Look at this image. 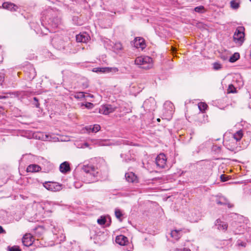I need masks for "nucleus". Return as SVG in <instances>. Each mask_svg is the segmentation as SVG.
Segmentation results:
<instances>
[{"label": "nucleus", "mask_w": 251, "mask_h": 251, "mask_svg": "<svg viewBox=\"0 0 251 251\" xmlns=\"http://www.w3.org/2000/svg\"><path fill=\"white\" fill-rule=\"evenodd\" d=\"M51 44L58 50L69 51L72 48V44L69 38L65 36L56 34L51 40Z\"/></svg>", "instance_id": "f257e3e1"}, {"label": "nucleus", "mask_w": 251, "mask_h": 251, "mask_svg": "<svg viewBox=\"0 0 251 251\" xmlns=\"http://www.w3.org/2000/svg\"><path fill=\"white\" fill-rule=\"evenodd\" d=\"M84 173L82 179L86 183H91L99 180V173L92 165H85L82 168Z\"/></svg>", "instance_id": "f03ea898"}, {"label": "nucleus", "mask_w": 251, "mask_h": 251, "mask_svg": "<svg viewBox=\"0 0 251 251\" xmlns=\"http://www.w3.org/2000/svg\"><path fill=\"white\" fill-rule=\"evenodd\" d=\"M40 21L43 27L51 31V28H55L61 24V19L60 17H41Z\"/></svg>", "instance_id": "7ed1b4c3"}, {"label": "nucleus", "mask_w": 251, "mask_h": 251, "mask_svg": "<svg viewBox=\"0 0 251 251\" xmlns=\"http://www.w3.org/2000/svg\"><path fill=\"white\" fill-rule=\"evenodd\" d=\"M135 64L140 68L148 70L153 66L152 59L148 56H141L135 60Z\"/></svg>", "instance_id": "20e7f679"}, {"label": "nucleus", "mask_w": 251, "mask_h": 251, "mask_svg": "<svg viewBox=\"0 0 251 251\" xmlns=\"http://www.w3.org/2000/svg\"><path fill=\"white\" fill-rule=\"evenodd\" d=\"M104 46L107 50H112L114 52L120 56L123 53V47L120 42L113 43L107 39L104 42Z\"/></svg>", "instance_id": "39448f33"}, {"label": "nucleus", "mask_w": 251, "mask_h": 251, "mask_svg": "<svg viewBox=\"0 0 251 251\" xmlns=\"http://www.w3.org/2000/svg\"><path fill=\"white\" fill-rule=\"evenodd\" d=\"M245 28L243 26H238L233 35V41L236 45L241 46L245 41Z\"/></svg>", "instance_id": "423d86ee"}, {"label": "nucleus", "mask_w": 251, "mask_h": 251, "mask_svg": "<svg viewBox=\"0 0 251 251\" xmlns=\"http://www.w3.org/2000/svg\"><path fill=\"white\" fill-rule=\"evenodd\" d=\"M174 105L170 101H166L164 103V114L162 119L170 120L172 118L174 111Z\"/></svg>", "instance_id": "0eeeda50"}, {"label": "nucleus", "mask_w": 251, "mask_h": 251, "mask_svg": "<svg viewBox=\"0 0 251 251\" xmlns=\"http://www.w3.org/2000/svg\"><path fill=\"white\" fill-rule=\"evenodd\" d=\"M122 108V107H117L113 105L105 104L101 106L100 109V112L104 115H108L114 111L121 112Z\"/></svg>", "instance_id": "6e6552de"}, {"label": "nucleus", "mask_w": 251, "mask_h": 251, "mask_svg": "<svg viewBox=\"0 0 251 251\" xmlns=\"http://www.w3.org/2000/svg\"><path fill=\"white\" fill-rule=\"evenodd\" d=\"M43 185L47 190L54 192L58 191L62 189V185L56 182H46Z\"/></svg>", "instance_id": "1a4fd4ad"}, {"label": "nucleus", "mask_w": 251, "mask_h": 251, "mask_svg": "<svg viewBox=\"0 0 251 251\" xmlns=\"http://www.w3.org/2000/svg\"><path fill=\"white\" fill-rule=\"evenodd\" d=\"M25 77L29 80L33 79L36 75L35 69L31 65L26 66L25 69Z\"/></svg>", "instance_id": "9d476101"}, {"label": "nucleus", "mask_w": 251, "mask_h": 251, "mask_svg": "<svg viewBox=\"0 0 251 251\" xmlns=\"http://www.w3.org/2000/svg\"><path fill=\"white\" fill-rule=\"evenodd\" d=\"M131 44L137 49H141L142 50L146 47L145 40L143 37H135L132 42Z\"/></svg>", "instance_id": "9b49d317"}, {"label": "nucleus", "mask_w": 251, "mask_h": 251, "mask_svg": "<svg viewBox=\"0 0 251 251\" xmlns=\"http://www.w3.org/2000/svg\"><path fill=\"white\" fill-rule=\"evenodd\" d=\"M167 161V157L164 153L158 155L155 159L156 165L160 168H164Z\"/></svg>", "instance_id": "f8f14e48"}, {"label": "nucleus", "mask_w": 251, "mask_h": 251, "mask_svg": "<svg viewBox=\"0 0 251 251\" xmlns=\"http://www.w3.org/2000/svg\"><path fill=\"white\" fill-rule=\"evenodd\" d=\"M214 226L219 231L225 232L227 229L228 225L226 223L222 221L220 219H218L214 223Z\"/></svg>", "instance_id": "ddd939ff"}, {"label": "nucleus", "mask_w": 251, "mask_h": 251, "mask_svg": "<svg viewBox=\"0 0 251 251\" xmlns=\"http://www.w3.org/2000/svg\"><path fill=\"white\" fill-rule=\"evenodd\" d=\"M119 71L116 67H104V68H95L93 69L95 72L102 73H116Z\"/></svg>", "instance_id": "4468645a"}, {"label": "nucleus", "mask_w": 251, "mask_h": 251, "mask_svg": "<svg viewBox=\"0 0 251 251\" xmlns=\"http://www.w3.org/2000/svg\"><path fill=\"white\" fill-rule=\"evenodd\" d=\"M207 118V116L203 112L199 113L197 116V118L195 120L196 124L201 126L203 124H205L208 122Z\"/></svg>", "instance_id": "2eb2a0df"}, {"label": "nucleus", "mask_w": 251, "mask_h": 251, "mask_svg": "<svg viewBox=\"0 0 251 251\" xmlns=\"http://www.w3.org/2000/svg\"><path fill=\"white\" fill-rule=\"evenodd\" d=\"M247 242V239L245 237H242L236 241L235 246L238 250H241L246 247Z\"/></svg>", "instance_id": "dca6fc26"}, {"label": "nucleus", "mask_w": 251, "mask_h": 251, "mask_svg": "<svg viewBox=\"0 0 251 251\" xmlns=\"http://www.w3.org/2000/svg\"><path fill=\"white\" fill-rule=\"evenodd\" d=\"M224 146L229 151L236 152L237 151V146L236 142L232 140L228 142H223Z\"/></svg>", "instance_id": "f3484780"}, {"label": "nucleus", "mask_w": 251, "mask_h": 251, "mask_svg": "<svg viewBox=\"0 0 251 251\" xmlns=\"http://www.w3.org/2000/svg\"><path fill=\"white\" fill-rule=\"evenodd\" d=\"M22 243L24 246L25 247H32L33 241L32 237L29 234L25 235L22 238Z\"/></svg>", "instance_id": "a211bd4d"}, {"label": "nucleus", "mask_w": 251, "mask_h": 251, "mask_svg": "<svg viewBox=\"0 0 251 251\" xmlns=\"http://www.w3.org/2000/svg\"><path fill=\"white\" fill-rule=\"evenodd\" d=\"M77 42L86 43L90 39L89 35L86 32L77 34L75 36Z\"/></svg>", "instance_id": "6ab92c4d"}, {"label": "nucleus", "mask_w": 251, "mask_h": 251, "mask_svg": "<svg viewBox=\"0 0 251 251\" xmlns=\"http://www.w3.org/2000/svg\"><path fill=\"white\" fill-rule=\"evenodd\" d=\"M3 9H7L11 11H16L18 9V6L10 2H5L2 4Z\"/></svg>", "instance_id": "aec40b11"}, {"label": "nucleus", "mask_w": 251, "mask_h": 251, "mask_svg": "<svg viewBox=\"0 0 251 251\" xmlns=\"http://www.w3.org/2000/svg\"><path fill=\"white\" fill-rule=\"evenodd\" d=\"M125 178L127 181L132 183L138 182L137 176L133 172H130L126 173Z\"/></svg>", "instance_id": "412c9836"}, {"label": "nucleus", "mask_w": 251, "mask_h": 251, "mask_svg": "<svg viewBox=\"0 0 251 251\" xmlns=\"http://www.w3.org/2000/svg\"><path fill=\"white\" fill-rule=\"evenodd\" d=\"M116 243L121 246H125L128 243L127 238L123 235H118L116 237Z\"/></svg>", "instance_id": "4be33fe9"}, {"label": "nucleus", "mask_w": 251, "mask_h": 251, "mask_svg": "<svg viewBox=\"0 0 251 251\" xmlns=\"http://www.w3.org/2000/svg\"><path fill=\"white\" fill-rule=\"evenodd\" d=\"M86 21L87 18L83 17H73L72 19L73 24L77 26L83 25Z\"/></svg>", "instance_id": "5701e85b"}, {"label": "nucleus", "mask_w": 251, "mask_h": 251, "mask_svg": "<svg viewBox=\"0 0 251 251\" xmlns=\"http://www.w3.org/2000/svg\"><path fill=\"white\" fill-rule=\"evenodd\" d=\"M120 156L123 158V161L125 162H128L129 161L134 160V156L131 154L130 151L128 150L126 153H122Z\"/></svg>", "instance_id": "b1692460"}, {"label": "nucleus", "mask_w": 251, "mask_h": 251, "mask_svg": "<svg viewBox=\"0 0 251 251\" xmlns=\"http://www.w3.org/2000/svg\"><path fill=\"white\" fill-rule=\"evenodd\" d=\"M59 170L63 174H66L71 171L70 164L68 162L64 161L59 166Z\"/></svg>", "instance_id": "393cba45"}, {"label": "nucleus", "mask_w": 251, "mask_h": 251, "mask_svg": "<svg viewBox=\"0 0 251 251\" xmlns=\"http://www.w3.org/2000/svg\"><path fill=\"white\" fill-rule=\"evenodd\" d=\"M200 219L201 214L198 211L194 210V211L192 212L191 213V216H190V221L191 222H197Z\"/></svg>", "instance_id": "a878e982"}, {"label": "nucleus", "mask_w": 251, "mask_h": 251, "mask_svg": "<svg viewBox=\"0 0 251 251\" xmlns=\"http://www.w3.org/2000/svg\"><path fill=\"white\" fill-rule=\"evenodd\" d=\"M216 202L218 205H227L229 208L232 207V205L229 203L226 199L224 197H220L218 199H217Z\"/></svg>", "instance_id": "bb28decb"}, {"label": "nucleus", "mask_w": 251, "mask_h": 251, "mask_svg": "<svg viewBox=\"0 0 251 251\" xmlns=\"http://www.w3.org/2000/svg\"><path fill=\"white\" fill-rule=\"evenodd\" d=\"M41 168L40 166L36 164H30L27 166L26 171L27 172L34 173L40 171Z\"/></svg>", "instance_id": "cd10ccee"}, {"label": "nucleus", "mask_w": 251, "mask_h": 251, "mask_svg": "<svg viewBox=\"0 0 251 251\" xmlns=\"http://www.w3.org/2000/svg\"><path fill=\"white\" fill-rule=\"evenodd\" d=\"M182 229H175L171 231V235L172 238L177 240L182 236Z\"/></svg>", "instance_id": "c85d7f7f"}, {"label": "nucleus", "mask_w": 251, "mask_h": 251, "mask_svg": "<svg viewBox=\"0 0 251 251\" xmlns=\"http://www.w3.org/2000/svg\"><path fill=\"white\" fill-rule=\"evenodd\" d=\"M243 135V131L241 130L237 131L233 135L234 141L236 140V142L240 141L242 138Z\"/></svg>", "instance_id": "c756f323"}, {"label": "nucleus", "mask_w": 251, "mask_h": 251, "mask_svg": "<svg viewBox=\"0 0 251 251\" xmlns=\"http://www.w3.org/2000/svg\"><path fill=\"white\" fill-rule=\"evenodd\" d=\"M240 58V54L238 52H235L229 58V61L231 63H234L238 60Z\"/></svg>", "instance_id": "7c9ffc66"}, {"label": "nucleus", "mask_w": 251, "mask_h": 251, "mask_svg": "<svg viewBox=\"0 0 251 251\" xmlns=\"http://www.w3.org/2000/svg\"><path fill=\"white\" fill-rule=\"evenodd\" d=\"M223 68V65L219 62H215L212 64V68L214 71H219Z\"/></svg>", "instance_id": "2f4dec72"}, {"label": "nucleus", "mask_w": 251, "mask_h": 251, "mask_svg": "<svg viewBox=\"0 0 251 251\" xmlns=\"http://www.w3.org/2000/svg\"><path fill=\"white\" fill-rule=\"evenodd\" d=\"M115 214L116 217L120 221H122L121 217L123 216V214L122 212L118 208H116L115 210Z\"/></svg>", "instance_id": "473e14b6"}, {"label": "nucleus", "mask_w": 251, "mask_h": 251, "mask_svg": "<svg viewBox=\"0 0 251 251\" xmlns=\"http://www.w3.org/2000/svg\"><path fill=\"white\" fill-rule=\"evenodd\" d=\"M198 107L199 110L201 112H203L207 107V105L204 102H200L198 104Z\"/></svg>", "instance_id": "72a5a7b5"}, {"label": "nucleus", "mask_w": 251, "mask_h": 251, "mask_svg": "<svg viewBox=\"0 0 251 251\" xmlns=\"http://www.w3.org/2000/svg\"><path fill=\"white\" fill-rule=\"evenodd\" d=\"M50 229L52 230V232L54 234H57L58 231L56 228L55 223L52 221L50 222Z\"/></svg>", "instance_id": "f704fd0d"}, {"label": "nucleus", "mask_w": 251, "mask_h": 251, "mask_svg": "<svg viewBox=\"0 0 251 251\" xmlns=\"http://www.w3.org/2000/svg\"><path fill=\"white\" fill-rule=\"evenodd\" d=\"M7 250V251H22L21 249L18 246H13L12 247L8 246Z\"/></svg>", "instance_id": "c9c22d12"}, {"label": "nucleus", "mask_w": 251, "mask_h": 251, "mask_svg": "<svg viewBox=\"0 0 251 251\" xmlns=\"http://www.w3.org/2000/svg\"><path fill=\"white\" fill-rule=\"evenodd\" d=\"M97 222L100 225H103L106 223V218L105 216H100V218L97 220Z\"/></svg>", "instance_id": "e433bc0d"}, {"label": "nucleus", "mask_w": 251, "mask_h": 251, "mask_svg": "<svg viewBox=\"0 0 251 251\" xmlns=\"http://www.w3.org/2000/svg\"><path fill=\"white\" fill-rule=\"evenodd\" d=\"M231 7L234 9H237L239 6V3L236 0H233L230 2Z\"/></svg>", "instance_id": "4c0bfd02"}, {"label": "nucleus", "mask_w": 251, "mask_h": 251, "mask_svg": "<svg viewBox=\"0 0 251 251\" xmlns=\"http://www.w3.org/2000/svg\"><path fill=\"white\" fill-rule=\"evenodd\" d=\"M75 98L77 99H81L85 98V94L84 92H79L76 93L75 95Z\"/></svg>", "instance_id": "58836bf2"}, {"label": "nucleus", "mask_w": 251, "mask_h": 251, "mask_svg": "<svg viewBox=\"0 0 251 251\" xmlns=\"http://www.w3.org/2000/svg\"><path fill=\"white\" fill-rule=\"evenodd\" d=\"M221 150V146H218L217 145H214L212 147V151L217 153H219V152H220Z\"/></svg>", "instance_id": "ea45409f"}, {"label": "nucleus", "mask_w": 251, "mask_h": 251, "mask_svg": "<svg viewBox=\"0 0 251 251\" xmlns=\"http://www.w3.org/2000/svg\"><path fill=\"white\" fill-rule=\"evenodd\" d=\"M227 91L228 93H234L236 92V88L233 85L230 84L228 85Z\"/></svg>", "instance_id": "a19ab883"}, {"label": "nucleus", "mask_w": 251, "mask_h": 251, "mask_svg": "<svg viewBox=\"0 0 251 251\" xmlns=\"http://www.w3.org/2000/svg\"><path fill=\"white\" fill-rule=\"evenodd\" d=\"M5 74L4 72H0V86H2L4 81Z\"/></svg>", "instance_id": "79ce46f5"}, {"label": "nucleus", "mask_w": 251, "mask_h": 251, "mask_svg": "<svg viewBox=\"0 0 251 251\" xmlns=\"http://www.w3.org/2000/svg\"><path fill=\"white\" fill-rule=\"evenodd\" d=\"M92 129V132L96 133L100 129V126L99 125L96 124L93 126V128Z\"/></svg>", "instance_id": "37998d69"}, {"label": "nucleus", "mask_w": 251, "mask_h": 251, "mask_svg": "<svg viewBox=\"0 0 251 251\" xmlns=\"http://www.w3.org/2000/svg\"><path fill=\"white\" fill-rule=\"evenodd\" d=\"M195 11L199 13H203V12L204 11V8L203 6H200L196 7L195 8Z\"/></svg>", "instance_id": "c03bdc74"}, {"label": "nucleus", "mask_w": 251, "mask_h": 251, "mask_svg": "<svg viewBox=\"0 0 251 251\" xmlns=\"http://www.w3.org/2000/svg\"><path fill=\"white\" fill-rule=\"evenodd\" d=\"M93 106H94L93 104L92 103L89 102H87L85 104V106L86 108H87L88 109H91V108H92Z\"/></svg>", "instance_id": "a18cd8bd"}, {"label": "nucleus", "mask_w": 251, "mask_h": 251, "mask_svg": "<svg viewBox=\"0 0 251 251\" xmlns=\"http://www.w3.org/2000/svg\"><path fill=\"white\" fill-rule=\"evenodd\" d=\"M203 148H204V145H201L197 148V149L195 151L197 152V153H199L201 151V150H202Z\"/></svg>", "instance_id": "49530a36"}, {"label": "nucleus", "mask_w": 251, "mask_h": 251, "mask_svg": "<svg viewBox=\"0 0 251 251\" xmlns=\"http://www.w3.org/2000/svg\"><path fill=\"white\" fill-rule=\"evenodd\" d=\"M88 86H89V84L87 81H86L82 83V87L83 89L87 88L88 87Z\"/></svg>", "instance_id": "de8ad7c7"}, {"label": "nucleus", "mask_w": 251, "mask_h": 251, "mask_svg": "<svg viewBox=\"0 0 251 251\" xmlns=\"http://www.w3.org/2000/svg\"><path fill=\"white\" fill-rule=\"evenodd\" d=\"M93 128L92 126H89L85 127L86 130L88 131V133L92 132V128Z\"/></svg>", "instance_id": "09e8293b"}, {"label": "nucleus", "mask_w": 251, "mask_h": 251, "mask_svg": "<svg viewBox=\"0 0 251 251\" xmlns=\"http://www.w3.org/2000/svg\"><path fill=\"white\" fill-rule=\"evenodd\" d=\"M150 102V100H146L144 101V104H143V106L144 107V108H146L147 109H148V104Z\"/></svg>", "instance_id": "8fccbe9b"}, {"label": "nucleus", "mask_w": 251, "mask_h": 251, "mask_svg": "<svg viewBox=\"0 0 251 251\" xmlns=\"http://www.w3.org/2000/svg\"><path fill=\"white\" fill-rule=\"evenodd\" d=\"M176 251H191L190 249L186 248L183 249H176Z\"/></svg>", "instance_id": "3c124183"}, {"label": "nucleus", "mask_w": 251, "mask_h": 251, "mask_svg": "<svg viewBox=\"0 0 251 251\" xmlns=\"http://www.w3.org/2000/svg\"><path fill=\"white\" fill-rule=\"evenodd\" d=\"M6 231L4 229L2 226H0V234H6Z\"/></svg>", "instance_id": "603ef678"}, {"label": "nucleus", "mask_w": 251, "mask_h": 251, "mask_svg": "<svg viewBox=\"0 0 251 251\" xmlns=\"http://www.w3.org/2000/svg\"><path fill=\"white\" fill-rule=\"evenodd\" d=\"M221 180L223 182L226 181L227 180V178L224 175H222L221 176Z\"/></svg>", "instance_id": "864d4df0"}, {"label": "nucleus", "mask_w": 251, "mask_h": 251, "mask_svg": "<svg viewBox=\"0 0 251 251\" xmlns=\"http://www.w3.org/2000/svg\"><path fill=\"white\" fill-rule=\"evenodd\" d=\"M34 100L36 102V103L35 104V106L36 107H39V103L38 102V99L36 97H34Z\"/></svg>", "instance_id": "5fc2aeb1"}, {"label": "nucleus", "mask_w": 251, "mask_h": 251, "mask_svg": "<svg viewBox=\"0 0 251 251\" xmlns=\"http://www.w3.org/2000/svg\"><path fill=\"white\" fill-rule=\"evenodd\" d=\"M35 246L33 245L32 247H28L29 248L30 251H32L35 250Z\"/></svg>", "instance_id": "6e6d98bb"}, {"label": "nucleus", "mask_w": 251, "mask_h": 251, "mask_svg": "<svg viewBox=\"0 0 251 251\" xmlns=\"http://www.w3.org/2000/svg\"><path fill=\"white\" fill-rule=\"evenodd\" d=\"M7 98V96H0V99H5Z\"/></svg>", "instance_id": "4d7b16f0"}, {"label": "nucleus", "mask_w": 251, "mask_h": 251, "mask_svg": "<svg viewBox=\"0 0 251 251\" xmlns=\"http://www.w3.org/2000/svg\"><path fill=\"white\" fill-rule=\"evenodd\" d=\"M128 141H126V140H124L123 141V144H126V145H128Z\"/></svg>", "instance_id": "13d9d810"}, {"label": "nucleus", "mask_w": 251, "mask_h": 251, "mask_svg": "<svg viewBox=\"0 0 251 251\" xmlns=\"http://www.w3.org/2000/svg\"><path fill=\"white\" fill-rule=\"evenodd\" d=\"M3 222L5 223H8V220H6V219H3Z\"/></svg>", "instance_id": "bf43d9fd"}, {"label": "nucleus", "mask_w": 251, "mask_h": 251, "mask_svg": "<svg viewBox=\"0 0 251 251\" xmlns=\"http://www.w3.org/2000/svg\"><path fill=\"white\" fill-rule=\"evenodd\" d=\"M156 120H157V121L158 122H160V119H159V118H157Z\"/></svg>", "instance_id": "052dcab7"}, {"label": "nucleus", "mask_w": 251, "mask_h": 251, "mask_svg": "<svg viewBox=\"0 0 251 251\" xmlns=\"http://www.w3.org/2000/svg\"><path fill=\"white\" fill-rule=\"evenodd\" d=\"M148 110H152V109L151 108H148Z\"/></svg>", "instance_id": "680f3d73"}, {"label": "nucleus", "mask_w": 251, "mask_h": 251, "mask_svg": "<svg viewBox=\"0 0 251 251\" xmlns=\"http://www.w3.org/2000/svg\"><path fill=\"white\" fill-rule=\"evenodd\" d=\"M250 106L251 107V102L250 103Z\"/></svg>", "instance_id": "e2e57ef3"}, {"label": "nucleus", "mask_w": 251, "mask_h": 251, "mask_svg": "<svg viewBox=\"0 0 251 251\" xmlns=\"http://www.w3.org/2000/svg\"><path fill=\"white\" fill-rule=\"evenodd\" d=\"M109 222L111 223V219L110 218H109Z\"/></svg>", "instance_id": "0e129e2a"}, {"label": "nucleus", "mask_w": 251, "mask_h": 251, "mask_svg": "<svg viewBox=\"0 0 251 251\" xmlns=\"http://www.w3.org/2000/svg\"><path fill=\"white\" fill-rule=\"evenodd\" d=\"M133 88H134V86H132V87H131V89Z\"/></svg>", "instance_id": "69168bd1"}, {"label": "nucleus", "mask_w": 251, "mask_h": 251, "mask_svg": "<svg viewBox=\"0 0 251 251\" xmlns=\"http://www.w3.org/2000/svg\"><path fill=\"white\" fill-rule=\"evenodd\" d=\"M250 1H251V0H250Z\"/></svg>", "instance_id": "338daca9"}]
</instances>
